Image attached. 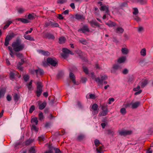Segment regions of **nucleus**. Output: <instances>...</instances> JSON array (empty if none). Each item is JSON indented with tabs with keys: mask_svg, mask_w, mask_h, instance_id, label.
Wrapping results in <instances>:
<instances>
[{
	"mask_svg": "<svg viewBox=\"0 0 153 153\" xmlns=\"http://www.w3.org/2000/svg\"><path fill=\"white\" fill-rule=\"evenodd\" d=\"M22 40L19 37H17L16 41L13 42L12 44V46L8 47V49L10 51L9 54L12 58L14 57V54L16 56L19 58H23L24 56L22 53L19 52V51H22L25 48V45L24 43H21Z\"/></svg>",
	"mask_w": 153,
	"mask_h": 153,
	"instance_id": "f257e3e1",
	"label": "nucleus"
},
{
	"mask_svg": "<svg viewBox=\"0 0 153 153\" xmlns=\"http://www.w3.org/2000/svg\"><path fill=\"white\" fill-rule=\"evenodd\" d=\"M101 79L100 77L96 78V82L98 83V86L99 88H102L103 86V81L104 80H106L108 78L107 76L105 74L104 75H101Z\"/></svg>",
	"mask_w": 153,
	"mask_h": 153,
	"instance_id": "f03ea898",
	"label": "nucleus"
},
{
	"mask_svg": "<svg viewBox=\"0 0 153 153\" xmlns=\"http://www.w3.org/2000/svg\"><path fill=\"white\" fill-rule=\"evenodd\" d=\"M37 90L36 91V93L38 97H39L41 95L42 92V88L43 85L42 83L40 82H38L37 83Z\"/></svg>",
	"mask_w": 153,
	"mask_h": 153,
	"instance_id": "7ed1b4c3",
	"label": "nucleus"
},
{
	"mask_svg": "<svg viewBox=\"0 0 153 153\" xmlns=\"http://www.w3.org/2000/svg\"><path fill=\"white\" fill-rule=\"evenodd\" d=\"M104 149V146L99 140L96 139V152L97 153H103Z\"/></svg>",
	"mask_w": 153,
	"mask_h": 153,
	"instance_id": "20e7f679",
	"label": "nucleus"
},
{
	"mask_svg": "<svg viewBox=\"0 0 153 153\" xmlns=\"http://www.w3.org/2000/svg\"><path fill=\"white\" fill-rule=\"evenodd\" d=\"M47 64H50L53 66H55L58 64V62L55 58L48 57L47 59Z\"/></svg>",
	"mask_w": 153,
	"mask_h": 153,
	"instance_id": "39448f33",
	"label": "nucleus"
},
{
	"mask_svg": "<svg viewBox=\"0 0 153 153\" xmlns=\"http://www.w3.org/2000/svg\"><path fill=\"white\" fill-rule=\"evenodd\" d=\"M62 51L63 53L61 56L64 58H67L68 57V54H69L70 50L67 48H62Z\"/></svg>",
	"mask_w": 153,
	"mask_h": 153,
	"instance_id": "423d86ee",
	"label": "nucleus"
},
{
	"mask_svg": "<svg viewBox=\"0 0 153 153\" xmlns=\"http://www.w3.org/2000/svg\"><path fill=\"white\" fill-rule=\"evenodd\" d=\"M89 30L88 25H84L83 27L78 30V31L80 32H82L85 33L86 32H89Z\"/></svg>",
	"mask_w": 153,
	"mask_h": 153,
	"instance_id": "0eeeda50",
	"label": "nucleus"
},
{
	"mask_svg": "<svg viewBox=\"0 0 153 153\" xmlns=\"http://www.w3.org/2000/svg\"><path fill=\"white\" fill-rule=\"evenodd\" d=\"M132 132V131L131 130H123L120 131L119 134L121 136H125L131 135Z\"/></svg>",
	"mask_w": 153,
	"mask_h": 153,
	"instance_id": "6e6552de",
	"label": "nucleus"
},
{
	"mask_svg": "<svg viewBox=\"0 0 153 153\" xmlns=\"http://www.w3.org/2000/svg\"><path fill=\"white\" fill-rule=\"evenodd\" d=\"M120 68V65L117 64H114L113 65L112 67L111 70V73H115Z\"/></svg>",
	"mask_w": 153,
	"mask_h": 153,
	"instance_id": "1a4fd4ad",
	"label": "nucleus"
},
{
	"mask_svg": "<svg viewBox=\"0 0 153 153\" xmlns=\"http://www.w3.org/2000/svg\"><path fill=\"white\" fill-rule=\"evenodd\" d=\"M102 111L101 114V115L105 116L107 115L108 113V110L106 106H103L102 107Z\"/></svg>",
	"mask_w": 153,
	"mask_h": 153,
	"instance_id": "9d476101",
	"label": "nucleus"
},
{
	"mask_svg": "<svg viewBox=\"0 0 153 153\" xmlns=\"http://www.w3.org/2000/svg\"><path fill=\"white\" fill-rule=\"evenodd\" d=\"M69 77L74 85H78V83H77L76 82L75 77L74 74L72 72L70 73Z\"/></svg>",
	"mask_w": 153,
	"mask_h": 153,
	"instance_id": "9b49d317",
	"label": "nucleus"
},
{
	"mask_svg": "<svg viewBox=\"0 0 153 153\" xmlns=\"http://www.w3.org/2000/svg\"><path fill=\"white\" fill-rule=\"evenodd\" d=\"M16 34H15L13 33H10L9 35H7V36H6L5 39H7L8 40L10 41L16 36Z\"/></svg>",
	"mask_w": 153,
	"mask_h": 153,
	"instance_id": "f8f14e48",
	"label": "nucleus"
},
{
	"mask_svg": "<svg viewBox=\"0 0 153 153\" xmlns=\"http://www.w3.org/2000/svg\"><path fill=\"white\" fill-rule=\"evenodd\" d=\"M45 37L49 39H54L55 38L54 36L52 34L50 33H47L45 34Z\"/></svg>",
	"mask_w": 153,
	"mask_h": 153,
	"instance_id": "ddd939ff",
	"label": "nucleus"
},
{
	"mask_svg": "<svg viewBox=\"0 0 153 153\" xmlns=\"http://www.w3.org/2000/svg\"><path fill=\"white\" fill-rule=\"evenodd\" d=\"M148 83V81L147 79H145L143 81L140 82L139 84L140 85L142 88H144Z\"/></svg>",
	"mask_w": 153,
	"mask_h": 153,
	"instance_id": "4468645a",
	"label": "nucleus"
},
{
	"mask_svg": "<svg viewBox=\"0 0 153 153\" xmlns=\"http://www.w3.org/2000/svg\"><path fill=\"white\" fill-rule=\"evenodd\" d=\"M105 23L109 27H114L117 25L116 23L111 21H109L107 22H105Z\"/></svg>",
	"mask_w": 153,
	"mask_h": 153,
	"instance_id": "2eb2a0df",
	"label": "nucleus"
},
{
	"mask_svg": "<svg viewBox=\"0 0 153 153\" xmlns=\"http://www.w3.org/2000/svg\"><path fill=\"white\" fill-rule=\"evenodd\" d=\"M75 18L78 20H84L85 19V17L83 15H80L79 14H76L75 15Z\"/></svg>",
	"mask_w": 153,
	"mask_h": 153,
	"instance_id": "dca6fc26",
	"label": "nucleus"
},
{
	"mask_svg": "<svg viewBox=\"0 0 153 153\" xmlns=\"http://www.w3.org/2000/svg\"><path fill=\"white\" fill-rule=\"evenodd\" d=\"M34 71L35 72L37 76L38 75L39 73L40 75L42 76V75L44 73L43 70L40 68H38V69L35 70Z\"/></svg>",
	"mask_w": 153,
	"mask_h": 153,
	"instance_id": "f3484780",
	"label": "nucleus"
},
{
	"mask_svg": "<svg viewBox=\"0 0 153 153\" xmlns=\"http://www.w3.org/2000/svg\"><path fill=\"white\" fill-rule=\"evenodd\" d=\"M85 138V135L83 134H81L78 136L77 139L79 141H81L84 139Z\"/></svg>",
	"mask_w": 153,
	"mask_h": 153,
	"instance_id": "a211bd4d",
	"label": "nucleus"
},
{
	"mask_svg": "<svg viewBox=\"0 0 153 153\" xmlns=\"http://www.w3.org/2000/svg\"><path fill=\"white\" fill-rule=\"evenodd\" d=\"M140 101H137L135 102L132 104L131 108L133 109L137 108L140 105Z\"/></svg>",
	"mask_w": 153,
	"mask_h": 153,
	"instance_id": "6ab92c4d",
	"label": "nucleus"
},
{
	"mask_svg": "<svg viewBox=\"0 0 153 153\" xmlns=\"http://www.w3.org/2000/svg\"><path fill=\"white\" fill-rule=\"evenodd\" d=\"M88 22L92 27H94L96 26V20L95 19H93L91 20L89 19Z\"/></svg>",
	"mask_w": 153,
	"mask_h": 153,
	"instance_id": "aec40b11",
	"label": "nucleus"
},
{
	"mask_svg": "<svg viewBox=\"0 0 153 153\" xmlns=\"http://www.w3.org/2000/svg\"><path fill=\"white\" fill-rule=\"evenodd\" d=\"M16 20L18 21H21L22 22L24 23H27L30 22V21L27 19L24 18H16Z\"/></svg>",
	"mask_w": 153,
	"mask_h": 153,
	"instance_id": "412c9836",
	"label": "nucleus"
},
{
	"mask_svg": "<svg viewBox=\"0 0 153 153\" xmlns=\"http://www.w3.org/2000/svg\"><path fill=\"white\" fill-rule=\"evenodd\" d=\"M47 105L46 102L45 101H44L42 104H39V108L40 110H42L44 109L46 106Z\"/></svg>",
	"mask_w": 153,
	"mask_h": 153,
	"instance_id": "4be33fe9",
	"label": "nucleus"
},
{
	"mask_svg": "<svg viewBox=\"0 0 153 153\" xmlns=\"http://www.w3.org/2000/svg\"><path fill=\"white\" fill-rule=\"evenodd\" d=\"M90 110L91 111H93V114L94 115L96 114V103L91 107H90Z\"/></svg>",
	"mask_w": 153,
	"mask_h": 153,
	"instance_id": "5701e85b",
	"label": "nucleus"
},
{
	"mask_svg": "<svg viewBox=\"0 0 153 153\" xmlns=\"http://www.w3.org/2000/svg\"><path fill=\"white\" fill-rule=\"evenodd\" d=\"M6 93V90L4 88L0 89V99L4 97Z\"/></svg>",
	"mask_w": 153,
	"mask_h": 153,
	"instance_id": "b1692460",
	"label": "nucleus"
},
{
	"mask_svg": "<svg viewBox=\"0 0 153 153\" xmlns=\"http://www.w3.org/2000/svg\"><path fill=\"white\" fill-rule=\"evenodd\" d=\"M39 53L45 56H48L50 54V53L48 51H45L42 50H39Z\"/></svg>",
	"mask_w": 153,
	"mask_h": 153,
	"instance_id": "393cba45",
	"label": "nucleus"
},
{
	"mask_svg": "<svg viewBox=\"0 0 153 153\" xmlns=\"http://www.w3.org/2000/svg\"><path fill=\"white\" fill-rule=\"evenodd\" d=\"M24 37L25 39L30 41H34L35 40L31 36L29 35H24Z\"/></svg>",
	"mask_w": 153,
	"mask_h": 153,
	"instance_id": "a878e982",
	"label": "nucleus"
},
{
	"mask_svg": "<svg viewBox=\"0 0 153 153\" xmlns=\"http://www.w3.org/2000/svg\"><path fill=\"white\" fill-rule=\"evenodd\" d=\"M87 99H94L96 98L95 95L93 94H88L86 96Z\"/></svg>",
	"mask_w": 153,
	"mask_h": 153,
	"instance_id": "bb28decb",
	"label": "nucleus"
},
{
	"mask_svg": "<svg viewBox=\"0 0 153 153\" xmlns=\"http://www.w3.org/2000/svg\"><path fill=\"white\" fill-rule=\"evenodd\" d=\"M126 60V57L125 56H122L119 58L117 60V62L119 63L124 62Z\"/></svg>",
	"mask_w": 153,
	"mask_h": 153,
	"instance_id": "cd10ccee",
	"label": "nucleus"
},
{
	"mask_svg": "<svg viewBox=\"0 0 153 153\" xmlns=\"http://www.w3.org/2000/svg\"><path fill=\"white\" fill-rule=\"evenodd\" d=\"M66 40V39L64 37H61L59 39V43L60 44L64 43Z\"/></svg>",
	"mask_w": 153,
	"mask_h": 153,
	"instance_id": "c85d7f7f",
	"label": "nucleus"
},
{
	"mask_svg": "<svg viewBox=\"0 0 153 153\" xmlns=\"http://www.w3.org/2000/svg\"><path fill=\"white\" fill-rule=\"evenodd\" d=\"M52 150L53 151V150L55 151V153H62V151H61L60 149L54 147L52 146Z\"/></svg>",
	"mask_w": 153,
	"mask_h": 153,
	"instance_id": "c756f323",
	"label": "nucleus"
},
{
	"mask_svg": "<svg viewBox=\"0 0 153 153\" xmlns=\"http://www.w3.org/2000/svg\"><path fill=\"white\" fill-rule=\"evenodd\" d=\"M49 149L46 151L45 153H54L53 151L52 150V145H49L48 146Z\"/></svg>",
	"mask_w": 153,
	"mask_h": 153,
	"instance_id": "7c9ffc66",
	"label": "nucleus"
},
{
	"mask_svg": "<svg viewBox=\"0 0 153 153\" xmlns=\"http://www.w3.org/2000/svg\"><path fill=\"white\" fill-rule=\"evenodd\" d=\"M122 53L123 54H127L128 52V50L126 48H122L121 49Z\"/></svg>",
	"mask_w": 153,
	"mask_h": 153,
	"instance_id": "2f4dec72",
	"label": "nucleus"
},
{
	"mask_svg": "<svg viewBox=\"0 0 153 153\" xmlns=\"http://www.w3.org/2000/svg\"><path fill=\"white\" fill-rule=\"evenodd\" d=\"M13 99L15 102H16L19 100L20 98L19 95L17 94H15L13 96Z\"/></svg>",
	"mask_w": 153,
	"mask_h": 153,
	"instance_id": "473e14b6",
	"label": "nucleus"
},
{
	"mask_svg": "<svg viewBox=\"0 0 153 153\" xmlns=\"http://www.w3.org/2000/svg\"><path fill=\"white\" fill-rule=\"evenodd\" d=\"M116 32L122 33L124 31V29L121 27H118L116 29Z\"/></svg>",
	"mask_w": 153,
	"mask_h": 153,
	"instance_id": "72a5a7b5",
	"label": "nucleus"
},
{
	"mask_svg": "<svg viewBox=\"0 0 153 153\" xmlns=\"http://www.w3.org/2000/svg\"><path fill=\"white\" fill-rule=\"evenodd\" d=\"M23 79L25 82H26L29 80L30 78V76L28 74L23 75Z\"/></svg>",
	"mask_w": 153,
	"mask_h": 153,
	"instance_id": "f704fd0d",
	"label": "nucleus"
},
{
	"mask_svg": "<svg viewBox=\"0 0 153 153\" xmlns=\"http://www.w3.org/2000/svg\"><path fill=\"white\" fill-rule=\"evenodd\" d=\"M39 120L42 121L44 118V116L42 112H39Z\"/></svg>",
	"mask_w": 153,
	"mask_h": 153,
	"instance_id": "c9c22d12",
	"label": "nucleus"
},
{
	"mask_svg": "<svg viewBox=\"0 0 153 153\" xmlns=\"http://www.w3.org/2000/svg\"><path fill=\"white\" fill-rule=\"evenodd\" d=\"M120 112L123 115H125L126 113V111L125 108H123L120 109Z\"/></svg>",
	"mask_w": 153,
	"mask_h": 153,
	"instance_id": "e433bc0d",
	"label": "nucleus"
},
{
	"mask_svg": "<svg viewBox=\"0 0 153 153\" xmlns=\"http://www.w3.org/2000/svg\"><path fill=\"white\" fill-rule=\"evenodd\" d=\"M31 122L32 123H35V125H37L38 123V120L37 118L34 117L31 120Z\"/></svg>",
	"mask_w": 153,
	"mask_h": 153,
	"instance_id": "4c0bfd02",
	"label": "nucleus"
},
{
	"mask_svg": "<svg viewBox=\"0 0 153 153\" xmlns=\"http://www.w3.org/2000/svg\"><path fill=\"white\" fill-rule=\"evenodd\" d=\"M12 22H13L11 21H7L5 25L4 26L3 29H6L9 26L10 24L12 23Z\"/></svg>",
	"mask_w": 153,
	"mask_h": 153,
	"instance_id": "58836bf2",
	"label": "nucleus"
},
{
	"mask_svg": "<svg viewBox=\"0 0 153 153\" xmlns=\"http://www.w3.org/2000/svg\"><path fill=\"white\" fill-rule=\"evenodd\" d=\"M33 140L32 139H29V140H26L25 143V144L26 146H28L31 143H32Z\"/></svg>",
	"mask_w": 153,
	"mask_h": 153,
	"instance_id": "ea45409f",
	"label": "nucleus"
},
{
	"mask_svg": "<svg viewBox=\"0 0 153 153\" xmlns=\"http://www.w3.org/2000/svg\"><path fill=\"white\" fill-rule=\"evenodd\" d=\"M140 54L141 55L144 56L146 55V51L145 48L143 49L140 51Z\"/></svg>",
	"mask_w": 153,
	"mask_h": 153,
	"instance_id": "a19ab883",
	"label": "nucleus"
},
{
	"mask_svg": "<svg viewBox=\"0 0 153 153\" xmlns=\"http://www.w3.org/2000/svg\"><path fill=\"white\" fill-rule=\"evenodd\" d=\"M53 22L51 21H48V22H46L45 25V27H47L49 26H52Z\"/></svg>",
	"mask_w": 153,
	"mask_h": 153,
	"instance_id": "79ce46f5",
	"label": "nucleus"
},
{
	"mask_svg": "<svg viewBox=\"0 0 153 153\" xmlns=\"http://www.w3.org/2000/svg\"><path fill=\"white\" fill-rule=\"evenodd\" d=\"M35 109V106L34 105H31L29 109V112L30 113H32Z\"/></svg>",
	"mask_w": 153,
	"mask_h": 153,
	"instance_id": "37998d69",
	"label": "nucleus"
},
{
	"mask_svg": "<svg viewBox=\"0 0 153 153\" xmlns=\"http://www.w3.org/2000/svg\"><path fill=\"white\" fill-rule=\"evenodd\" d=\"M137 2L143 5L145 4L146 3V0H137Z\"/></svg>",
	"mask_w": 153,
	"mask_h": 153,
	"instance_id": "c03bdc74",
	"label": "nucleus"
},
{
	"mask_svg": "<svg viewBox=\"0 0 153 153\" xmlns=\"http://www.w3.org/2000/svg\"><path fill=\"white\" fill-rule=\"evenodd\" d=\"M67 0H58L57 3L58 4H62L67 2Z\"/></svg>",
	"mask_w": 153,
	"mask_h": 153,
	"instance_id": "a18cd8bd",
	"label": "nucleus"
},
{
	"mask_svg": "<svg viewBox=\"0 0 153 153\" xmlns=\"http://www.w3.org/2000/svg\"><path fill=\"white\" fill-rule=\"evenodd\" d=\"M29 152L30 153H36L35 150L33 147H31L29 150Z\"/></svg>",
	"mask_w": 153,
	"mask_h": 153,
	"instance_id": "49530a36",
	"label": "nucleus"
},
{
	"mask_svg": "<svg viewBox=\"0 0 153 153\" xmlns=\"http://www.w3.org/2000/svg\"><path fill=\"white\" fill-rule=\"evenodd\" d=\"M31 129L32 130H34L36 131H38V128L34 124H33L32 125V126L31 127Z\"/></svg>",
	"mask_w": 153,
	"mask_h": 153,
	"instance_id": "de8ad7c7",
	"label": "nucleus"
},
{
	"mask_svg": "<svg viewBox=\"0 0 153 153\" xmlns=\"http://www.w3.org/2000/svg\"><path fill=\"white\" fill-rule=\"evenodd\" d=\"M45 138L44 136V135H42L41 136L38 137V139L39 141L42 142L44 140Z\"/></svg>",
	"mask_w": 153,
	"mask_h": 153,
	"instance_id": "09e8293b",
	"label": "nucleus"
},
{
	"mask_svg": "<svg viewBox=\"0 0 153 153\" xmlns=\"http://www.w3.org/2000/svg\"><path fill=\"white\" fill-rule=\"evenodd\" d=\"M25 62V61H24V59L23 58H22L21 59V62H19L18 63V64L17 66H21L22 65L23 63Z\"/></svg>",
	"mask_w": 153,
	"mask_h": 153,
	"instance_id": "8fccbe9b",
	"label": "nucleus"
},
{
	"mask_svg": "<svg viewBox=\"0 0 153 153\" xmlns=\"http://www.w3.org/2000/svg\"><path fill=\"white\" fill-rule=\"evenodd\" d=\"M108 7L105 5L101 6L100 8V10L101 11H104Z\"/></svg>",
	"mask_w": 153,
	"mask_h": 153,
	"instance_id": "3c124183",
	"label": "nucleus"
},
{
	"mask_svg": "<svg viewBox=\"0 0 153 153\" xmlns=\"http://www.w3.org/2000/svg\"><path fill=\"white\" fill-rule=\"evenodd\" d=\"M132 102L131 103H128L125 104H124L123 105L126 108L130 107L131 106V105H132Z\"/></svg>",
	"mask_w": 153,
	"mask_h": 153,
	"instance_id": "603ef678",
	"label": "nucleus"
},
{
	"mask_svg": "<svg viewBox=\"0 0 153 153\" xmlns=\"http://www.w3.org/2000/svg\"><path fill=\"white\" fill-rule=\"evenodd\" d=\"M128 81L131 83H132L134 81V76L133 75L129 76Z\"/></svg>",
	"mask_w": 153,
	"mask_h": 153,
	"instance_id": "864d4df0",
	"label": "nucleus"
},
{
	"mask_svg": "<svg viewBox=\"0 0 153 153\" xmlns=\"http://www.w3.org/2000/svg\"><path fill=\"white\" fill-rule=\"evenodd\" d=\"M83 71L86 74H88V70L87 68L83 67Z\"/></svg>",
	"mask_w": 153,
	"mask_h": 153,
	"instance_id": "5fc2aeb1",
	"label": "nucleus"
},
{
	"mask_svg": "<svg viewBox=\"0 0 153 153\" xmlns=\"http://www.w3.org/2000/svg\"><path fill=\"white\" fill-rule=\"evenodd\" d=\"M79 42L83 45H86L87 43V42L86 40L85 39H82L80 40Z\"/></svg>",
	"mask_w": 153,
	"mask_h": 153,
	"instance_id": "6e6d98bb",
	"label": "nucleus"
},
{
	"mask_svg": "<svg viewBox=\"0 0 153 153\" xmlns=\"http://www.w3.org/2000/svg\"><path fill=\"white\" fill-rule=\"evenodd\" d=\"M134 11L133 13V14L136 15L138 13V10L137 8H135L134 9Z\"/></svg>",
	"mask_w": 153,
	"mask_h": 153,
	"instance_id": "4d7b16f0",
	"label": "nucleus"
},
{
	"mask_svg": "<svg viewBox=\"0 0 153 153\" xmlns=\"http://www.w3.org/2000/svg\"><path fill=\"white\" fill-rule=\"evenodd\" d=\"M128 70L127 68L124 69L122 71V73L123 74L125 75H126L128 73Z\"/></svg>",
	"mask_w": 153,
	"mask_h": 153,
	"instance_id": "13d9d810",
	"label": "nucleus"
},
{
	"mask_svg": "<svg viewBox=\"0 0 153 153\" xmlns=\"http://www.w3.org/2000/svg\"><path fill=\"white\" fill-rule=\"evenodd\" d=\"M34 18V16L33 15H32L31 14H29L28 15L27 18L29 19H33Z\"/></svg>",
	"mask_w": 153,
	"mask_h": 153,
	"instance_id": "bf43d9fd",
	"label": "nucleus"
},
{
	"mask_svg": "<svg viewBox=\"0 0 153 153\" xmlns=\"http://www.w3.org/2000/svg\"><path fill=\"white\" fill-rule=\"evenodd\" d=\"M59 25L58 23H55L53 22L52 24V27H59Z\"/></svg>",
	"mask_w": 153,
	"mask_h": 153,
	"instance_id": "052dcab7",
	"label": "nucleus"
},
{
	"mask_svg": "<svg viewBox=\"0 0 153 153\" xmlns=\"http://www.w3.org/2000/svg\"><path fill=\"white\" fill-rule=\"evenodd\" d=\"M134 19L137 22H140L141 21V19L138 16H135L134 17Z\"/></svg>",
	"mask_w": 153,
	"mask_h": 153,
	"instance_id": "680f3d73",
	"label": "nucleus"
},
{
	"mask_svg": "<svg viewBox=\"0 0 153 153\" xmlns=\"http://www.w3.org/2000/svg\"><path fill=\"white\" fill-rule=\"evenodd\" d=\"M10 77L12 79H14L15 78V74L12 72H11L10 74Z\"/></svg>",
	"mask_w": 153,
	"mask_h": 153,
	"instance_id": "e2e57ef3",
	"label": "nucleus"
},
{
	"mask_svg": "<svg viewBox=\"0 0 153 153\" xmlns=\"http://www.w3.org/2000/svg\"><path fill=\"white\" fill-rule=\"evenodd\" d=\"M128 6L127 3L126 2H124L122 3L121 5L120 6L121 7H127Z\"/></svg>",
	"mask_w": 153,
	"mask_h": 153,
	"instance_id": "0e129e2a",
	"label": "nucleus"
},
{
	"mask_svg": "<svg viewBox=\"0 0 153 153\" xmlns=\"http://www.w3.org/2000/svg\"><path fill=\"white\" fill-rule=\"evenodd\" d=\"M9 41L7 39H5L4 44V45L6 46H8L9 44Z\"/></svg>",
	"mask_w": 153,
	"mask_h": 153,
	"instance_id": "69168bd1",
	"label": "nucleus"
},
{
	"mask_svg": "<svg viewBox=\"0 0 153 153\" xmlns=\"http://www.w3.org/2000/svg\"><path fill=\"white\" fill-rule=\"evenodd\" d=\"M17 67L19 69L21 72L23 71V67H21V66H17Z\"/></svg>",
	"mask_w": 153,
	"mask_h": 153,
	"instance_id": "338daca9",
	"label": "nucleus"
},
{
	"mask_svg": "<svg viewBox=\"0 0 153 153\" xmlns=\"http://www.w3.org/2000/svg\"><path fill=\"white\" fill-rule=\"evenodd\" d=\"M140 86L139 85H138L136 88H134L133 90L135 91H136L139 90L140 89Z\"/></svg>",
	"mask_w": 153,
	"mask_h": 153,
	"instance_id": "774afa93",
	"label": "nucleus"
}]
</instances>
